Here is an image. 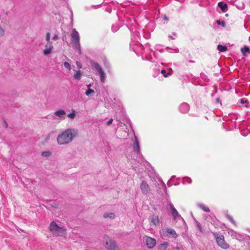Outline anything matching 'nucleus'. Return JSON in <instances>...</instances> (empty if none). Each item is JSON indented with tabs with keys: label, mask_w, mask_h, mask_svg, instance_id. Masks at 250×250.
I'll use <instances>...</instances> for the list:
<instances>
[{
	"label": "nucleus",
	"mask_w": 250,
	"mask_h": 250,
	"mask_svg": "<svg viewBox=\"0 0 250 250\" xmlns=\"http://www.w3.org/2000/svg\"><path fill=\"white\" fill-rule=\"evenodd\" d=\"M78 134V131L74 128H68L58 135L57 142L60 145H67L71 143Z\"/></svg>",
	"instance_id": "obj_1"
},
{
	"label": "nucleus",
	"mask_w": 250,
	"mask_h": 250,
	"mask_svg": "<svg viewBox=\"0 0 250 250\" xmlns=\"http://www.w3.org/2000/svg\"><path fill=\"white\" fill-rule=\"evenodd\" d=\"M49 229L53 235L57 236H61L66 230L65 227L59 226L54 221L50 223Z\"/></svg>",
	"instance_id": "obj_2"
},
{
	"label": "nucleus",
	"mask_w": 250,
	"mask_h": 250,
	"mask_svg": "<svg viewBox=\"0 0 250 250\" xmlns=\"http://www.w3.org/2000/svg\"><path fill=\"white\" fill-rule=\"evenodd\" d=\"M71 42L74 48L78 50L81 53V46L80 42V36L79 33L75 29L72 30L71 34Z\"/></svg>",
	"instance_id": "obj_3"
},
{
	"label": "nucleus",
	"mask_w": 250,
	"mask_h": 250,
	"mask_svg": "<svg viewBox=\"0 0 250 250\" xmlns=\"http://www.w3.org/2000/svg\"><path fill=\"white\" fill-rule=\"evenodd\" d=\"M213 235L216 240L217 245L221 249L227 250L229 248V245L226 242L225 237L223 235H220L214 232L213 233Z\"/></svg>",
	"instance_id": "obj_4"
},
{
	"label": "nucleus",
	"mask_w": 250,
	"mask_h": 250,
	"mask_svg": "<svg viewBox=\"0 0 250 250\" xmlns=\"http://www.w3.org/2000/svg\"><path fill=\"white\" fill-rule=\"evenodd\" d=\"M104 241L105 242V247L108 250H117L118 247L115 241L112 240L109 237L105 235L103 237Z\"/></svg>",
	"instance_id": "obj_5"
},
{
	"label": "nucleus",
	"mask_w": 250,
	"mask_h": 250,
	"mask_svg": "<svg viewBox=\"0 0 250 250\" xmlns=\"http://www.w3.org/2000/svg\"><path fill=\"white\" fill-rule=\"evenodd\" d=\"M143 241L147 248L150 249L153 248L156 244V241L154 238L146 235L143 237Z\"/></svg>",
	"instance_id": "obj_6"
},
{
	"label": "nucleus",
	"mask_w": 250,
	"mask_h": 250,
	"mask_svg": "<svg viewBox=\"0 0 250 250\" xmlns=\"http://www.w3.org/2000/svg\"><path fill=\"white\" fill-rule=\"evenodd\" d=\"M92 66L94 67L96 70L99 73L100 75L101 81L102 82H104L105 75L104 72L103 71L102 68L98 63H93L91 64Z\"/></svg>",
	"instance_id": "obj_7"
},
{
	"label": "nucleus",
	"mask_w": 250,
	"mask_h": 250,
	"mask_svg": "<svg viewBox=\"0 0 250 250\" xmlns=\"http://www.w3.org/2000/svg\"><path fill=\"white\" fill-rule=\"evenodd\" d=\"M53 45L52 42H47L46 44L45 45V48L43 50V54L45 55H48L50 54L52 51Z\"/></svg>",
	"instance_id": "obj_8"
},
{
	"label": "nucleus",
	"mask_w": 250,
	"mask_h": 250,
	"mask_svg": "<svg viewBox=\"0 0 250 250\" xmlns=\"http://www.w3.org/2000/svg\"><path fill=\"white\" fill-rule=\"evenodd\" d=\"M140 188L142 190V192L145 194H147L150 190L149 185L145 181H142L141 183Z\"/></svg>",
	"instance_id": "obj_9"
},
{
	"label": "nucleus",
	"mask_w": 250,
	"mask_h": 250,
	"mask_svg": "<svg viewBox=\"0 0 250 250\" xmlns=\"http://www.w3.org/2000/svg\"><path fill=\"white\" fill-rule=\"evenodd\" d=\"M170 208L171 211V214L174 220L176 219L177 217L180 216L179 213L172 205H170Z\"/></svg>",
	"instance_id": "obj_10"
},
{
	"label": "nucleus",
	"mask_w": 250,
	"mask_h": 250,
	"mask_svg": "<svg viewBox=\"0 0 250 250\" xmlns=\"http://www.w3.org/2000/svg\"><path fill=\"white\" fill-rule=\"evenodd\" d=\"M133 150L136 153H138L140 152L139 142L136 137H135V140L133 145Z\"/></svg>",
	"instance_id": "obj_11"
},
{
	"label": "nucleus",
	"mask_w": 250,
	"mask_h": 250,
	"mask_svg": "<svg viewBox=\"0 0 250 250\" xmlns=\"http://www.w3.org/2000/svg\"><path fill=\"white\" fill-rule=\"evenodd\" d=\"M151 223L154 225H158L159 223V218L158 215H153L151 217Z\"/></svg>",
	"instance_id": "obj_12"
},
{
	"label": "nucleus",
	"mask_w": 250,
	"mask_h": 250,
	"mask_svg": "<svg viewBox=\"0 0 250 250\" xmlns=\"http://www.w3.org/2000/svg\"><path fill=\"white\" fill-rule=\"evenodd\" d=\"M54 114L56 116L60 118L64 119V116L65 115V111L63 110L60 109L55 112Z\"/></svg>",
	"instance_id": "obj_13"
},
{
	"label": "nucleus",
	"mask_w": 250,
	"mask_h": 250,
	"mask_svg": "<svg viewBox=\"0 0 250 250\" xmlns=\"http://www.w3.org/2000/svg\"><path fill=\"white\" fill-rule=\"evenodd\" d=\"M166 232L167 233L168 236H173V237H177V234L175 231L172 229H166Z\"/></svg>",
	"instance_id": "obj_14"
},
{
	"label": "nucleus",
	"mask_w": 250,
	"mask_h": 250,
	"mask_svg": "<svg viewBox=\"0 0 250 250\" xmlns=\"http://www.w3.org/2000/svg\"><path fill=\"white\" fill-rule=\"evenodd\" d=\"M104 218H109L110 219H114L115 217V215L114 213L112 212H105L103 215Z\"/></svg>",
	"instance_id": "obj_15"
},
{
	"label": "nucleus",
	"mask_w": 250,
	"mask_h": 250,
	"mask_svg": "<svg viewBox=\"0 0 250 250\" xmlns=\"http://www.w3.org/2000/svg\"><path fill=\"white\" fill-rule=\"evenodd\" d=\"M218 6L221 9L223 12H226L227 10V4L223 2H219L218 4Z\"/></svg>",
	"instance_id": "obj_16"
},
{
	"label": "nucleus",
	"mask_w": 250,
	"mask_h": 250,
	"mask_svg": "<svg viewBox=\"0 0 250 250\" xmlns=\"http://www.w3.org/2000/svg\"><path fill=\"white\" fill-rule=\"evenodd\" d=\"M168 246V243L165 242L163 244H161L158 247V250H166Z\"/></svg>",
	"instance_id": "obj_17"
},
{
	"label": "nucleus",
	"mask_w": 250,
	"mask_h": 250,
	"mask_svg": "<svg viewBox=\"0 0 250 250\" xmlns=\"http://www.w3.org/2000/svg\"><path fill=\"white\" fill-rule=\"evenodd\" d=\"M241 51L244 56H246L247 53H250V49L248 46H245L244 48H242Z\"/></svg>",
	"instance_id": "obj_18"
},
{
	"label": "nucleus",
	"mask_w": 250,
	"mask_h": 250,
	"mask_svg": "<svg viewBox=\"0 0 250 250\" xmlns=\"http://www.w3.org/2000/svg\"><path fill=\"white\" fill-rule=\"evenodd\" d=\"M199 207L201 209H202L203 210H204V211L205 212H208L210 211V209L208 207H207L206 206H205V205H203V204H199L198 205Z\"/></svg>",
	"instance_id": "obj_19"
},
{
	"label": "nucleus",
	"mask_w": 250,
	"mask_h": 250,
	"mask_svg": "<svg viewBox=\"0 0 250 250\" xmlns=\"http://www.w3.org/2000/svg\"><path fill=\"white\" fill-rule=\"evenodd\" d=\"M82 73L80 70L77 71L74 75V79L75 80H79L81 79Z\"/></svg>",
	"instance_id": "obj_20"
},
{
	"label": "nucleus",
	"mask_w": 250,
	"mask_h": 250,
	"mask_svg": "<svg viewBox=\"0 0 250 250\" xmlns=\"http://www.w3.org/2000/svg\"><path fill=\"white\" fill-rule=\"evenodd\" d=\"M217 49L220 52H225L227 50V47L226 46L219 44L217 46Z\"/></svg>",
	"instance_id": "obj_21"
},
{
	"label": "nucleus",
	"mask_w": 250,
	"mask_h": 250,
	"mask_svg": "<svg viewBox=\"0 0 250 250\" xmlns=\"http://www.w3.org/2000/svg\"><path fill=\"white\" fill-rule=\"evenodd\" d=\"M241 103L242 104H245V106L246 107H248L249 106H248V103H249V101L247 99H241Z\"/></svg>",
	"instance_id": "obj_22"
},
{
	"label": "nucleus",
	"mask_w": 250,
	"mask_h": 250,
	"mask_svg": "<svg viewBox=\"0 0 250 250\" xmlns=\"http://www.w3.org/2000/svg\"><path fill=\"white\" fill-rule=\"evenodd\" d=\"M94 93V91L93 89L89 88L86 92L85 95L87 96H90L92 94Z\"/></svg>",
	"instance_id": "obj_23"
},
{
	"label": "nucleus",
	"mask_w": 250,
	"mask_h": 250,
	"mask_svg": "<svg viewBox=\"0 0 250 250\" xmlns=\"http://www.w3.org/2000/svg\"><path fill=\"white\" fill-rule=\"evenodd\" d=\"M63 65L65 68L68 69L69 71L71 70V66L70 64L67 62H63Z\"/></svg>",
	"instance_id": "obj_24"
},
{
	"label": "nucleus",
	"mask_w": 250,
	"mask_h": 250,
	"mask_svg": "<svg viewBox=\"0 0 250 250\" xmlns=\"http://www.w3.org/2000/svg\"><path fill=\"white\" fill-rule=\"evenodd\" d=\"M161 72L163 74L164 77H165V78H167L168 76L170 75L169 73H167L166 70L164 69H162Z\"/></svg>",
	"instance_id": "obj_25"
},
{
	"label": "nucleus",
	"mask_w": 250,
	"mask_h": 250,
	"mask_svg": "<svg viewBox=\"0 0 250 250\" xmlns=\"http://www.w3.org/2000/svg\"><path fill=\"white\" fill-rule=\"evenodd\" d=\"M51 153L50 151H43L42 153V156H45V157L49 156L51 155Z\"/></svg>",
	"instance_id": "obj_26"
},
{
	"label": "nucleus",
	"mask_w": 250,
	"mask_h": 250,
	"mask_svg": "<svg viewBox=\"0 0 250 250\" xmlns=\"http://www.w3.org/2000/svg\"><path fill=\"white\" fill-rule=\"evenodd\" d=\"M76 116V114L74 110H73L72 113H70L68 114V117L71 118V119H73L75 118Z\"/></svg>",
	"instance_id": "obj_27"
},
{
	"label": "nucleus",
	"mask_w": 250,
	"mask_h": 250,
	"mask_svg": "<svg viewBox=\"0 0 250 250\" xmlns=\"http://www.w3.org/2000/svg\"><path fill=\"white\" fill-rule=\"evenodd\" d=\"M196 227H197L198 229L199 230V231L201 232H203V229H202V227L200 224V223L197 222V221H196Z\"/></svg>",
	"instance_id": "obj_28"
},
{
	"label": "nucleus",
	"mask_w": 250,
	"mask_h": 250,
	"mask_svg": "<svg viewBox=\"0 0 250 250\" xmlns=\"http://www.w3.org/2000/svg\"><path fill=\"white\" fill-rule=\"evenodd\" d=\"M50 34L49 33H47L46 34V40L47 41V42H50Z\"/></svg>",
	"instance_id": "obj_29"
},
{
	"label": "nucleus",
	"mask_w": 250,
	"mask_h": 250,
	"mask_svg": "<svg viewBox=\"0 0 250 250\" xmlns=\"http://www.w3.org/2000/svg\"><path fill=\"white\" fill-rule=\"evenodd\" d=\"M76 64H77V67L79 68H82V64H81V63L80 62H76Z\"/></svg>",
	"instance_id": "obj_30"
},
{
	"label": "nucleus",
	"mask_w": 250,
	"mask_h": 250,
	"mask_svg": "<svg viewBox=\"0 0 250 250\" xmlns=\"http://www.w3.org/2000/svg\"><path fill=\"white\" fill-rule=\"evenodd\" d=\"M113 122V119L112 118H111L108 121V122L107 123V125H110Z\"/></svg>",
	"instance_id": "obj_31"
},
{
	"label": "nucleus",
	"mask_w": 250,
	"mask_h": 250,
	"mask_svg": "<svg viewBox=\"0 0 250 250\" xmlns=\"http://www.w3.org/2000/svg\"><path fill=\"white\" fill-rule=\"evenodd\" d=\"M52 39L54 40H57L58 39V36L57 35H55L53 37Z\"/></svg>",
	"instance_id": "obj_32"
},
{
	"label": "nucleus",
	"mask_w": 250,
	"mask_h": 250,
	"mask_svg": "<svg viewBox=\"0 0 250 250\" xmlns=\"http://www.w3.org/2000/svg\"><path fill=\"white\" fill-rule=\"evenodd\" d=\"M4 126H5V128H7L8 127V124L6 123V122L4 121Z\"/></svg>",
	"instance_id": "obj_33"
},
{
	"label": "nucleus",
	"mask_w": 250,
	"mask_h": 250,
	"mask_svg": "<svg viewBox=\"0 0 250 250\" xmlns=\"http://www.w3.org/2000/svg\"><path fill=\"white\" fill-rule=\"evenodd\" d=\"M164 19L167 21L168 20V18L167 17L166 15L164 16Z\"/></svg>",
	"instance_id": "obj_34"
},
{
	"label": "nucleus",
	"mask_w": 250,
	"mask_h": 250,
	"mask_svg": "<svg viewBox=\"0 0 250 250\" xmlns=\"http://www.w3.org/2000/svg\"><path fill=\"white\" fill-rule=\"evenodd\" d=\"M87 86V87H88V89H89V88H90V87H91V84H88Z\"/></svg>",
	"instance_id": "obj_35"
},
{
	"label": "nucleus",
	"mask_w": 250,
	"mask_h": 250,
	"mask_svg": "<svg viewBox=\"0 0 250 250\" xmlns=\"http://www.w3.org/2000/svg\"><path fill=\"white\" fill-rule=\"evenodd\" d=\"M217 23H218V24H220V21H217Z\"/></svg>",
	"instance_id": "obj_36"
},
{
	"label": "nucleus",
	"mask_w": 250,
	"mask_h": 250,
	"mask_svg": "<svg viewBox=\"0 0 250 250\" xmlns=\"http://www.w3.org/2000/svg\"><path fill=\"white\" fill-rule=\"evenodd\" d=\"M249 41H250V36L249 37Z\"/></svg>",
	"instance_id": "obj_37"
}]
</instances>
